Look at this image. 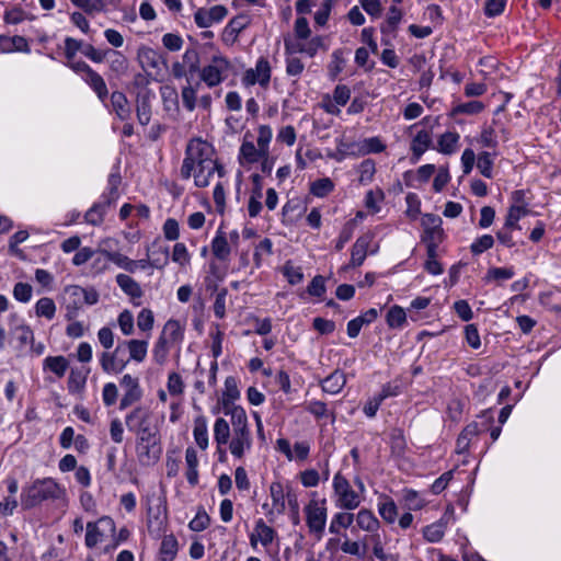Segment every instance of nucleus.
Here are the masks:
<instances>
[{"label": "nucleus", "instance_id": "f257e3e1", "mask_svg": "<svg viewBox=\"0 0 561 561\" xmlns=\"http://www.w3.org/2000/svg\"><path fill=\"white\" fill-rule=\"evenodd\" d=\"M211 156L213 148L206 141L201 138L190 140L181 167L182 179L188 180L194 175V184L197 187H206L215 172L219 178L225 176L224 165Z\"/></svg>", "mask_w": 561, "mask_h": 561}, {"label": "nucleus", "instance_id": "f03ea898", "mask_svg": "<svg viewBox=\"0 0 561 561\" xmlns=\"http://www.w3.org/2000/svg\"><path fill=\"white\" fill-rule=\"evenodd\" d=\"M125 424L136 435V442L161 439L158 420L147 407L133 409L126 414Z\"/></svg>", "mask_w": 561, "mask_h": 561}, {"label": "nucleus", "instance_id": "7ed1b4c3", "mask_svg": "<svg viewBox=\"0 0 561 561\" xmlns=\"http://www.w3.org/2000/svg\"><path fill=\"white\" fill-rule=\"evenodd\" d=\"M228 415L231 416L232 425V439L229 443V449L236 458L240 459L245 450H250L252 447L248 416L243 408H231Z\"/></svg>", "mask_w": 561, "mask_h": 561}, {"label": "nucleus", "instance_id": "20e7f679", "mask_svg": "<svg viewBox=\"0 0 561 561\" xmlns=\"http://www.w3.org/2000/svg\"><path fill=\"white\" fill-rule=\"evenodd\" d=\"M64 493V490L53 479L46 478L36 480L31 485L24 488L21 493V506L24 510L33 508L44 501L57 500Z\"/></svg>", "mask_w": 561, "mask_h": 561}, {"label": "nucleus", "instance_id": "39448f33", "mask_svg": "<svg viewBox=\"0 0 561 561\" xmlns=\"http://www.w3.org/2000/svg\"><path fill=\"white\" fill-rule=\"evenodd\" d=\"M231 68L228 58L222 55H215L211 57V62L199 70L201 80L209 88L217 87L228 77Z\"/></svg>", "mask_w": 561, "mask_h": 561}, {"label": "nucleus", "instance_id": "423d86ee", "mask_svg": "<svg viewBox=\"0 0 561 561\" xmlns=\"http://www.w3.org/2000/svg\"><path fill=\"white\" fill-rule=\"evenodd\" d=\"M333 490L337 497V507L352 511L359 506L360 499L358 493L352 489L348 480L340 472H337L333 478Z\"/></svg>", "mask_w": 561, "mask_h": 561}, {"label": "nucleus", "instance_id": "0eeeda50", "mask_svg": "<svg viewBox=\"0 0 561 561\" xmlns=\"http://www.w3.org/2000/svg\"><path fill=\"white\" fill-rule=\"evenodd\" d=\"M442 224L443 220L438 215L425 214L422 217V227L424 228L422 242L426 244V249H430L431 253H433L434 249H437L439 243L444 240L445 233Z\"/></svg>", "mask_w": 561, "mask_h": 561}, {"label": "nucleus", "instance_id": "6e6552de", "mask_svg": "<svg viewBox=\"0 0 561 561\" xmlns=\"http://www.w3.org/2000/svg\"><path fill=\"white\" fill-rule=\"evenodd\" d=\"M325 500L317 501L311 500L305 507L306 522L310 533L314 534L318 539L323 535L327 523V507Z\"/></svg>", "mask_w": 561, "mask_h": 561}, {"label": "nucleus", "instance_id": "1a4fd4ad", "mask_svg": "<svg viewBox=\"0 0 561 561\" xmlns=\"http://www.w3.org/2000/svg\"><path fill=\"white\" fill-rule=\"evenodd\" d=\"M272 68L270 61L265 57H260L255 64V68L245 70L242 77V83L245 87L260 84L263 89H266L271 81Z\"/></svg>", "mask_w": 561, "mask_h": 561}, {"label": "nucleus", "instance_id": "9d476101", "mask_svg": "<svg viewBox=\"0 0 561 561\" xmlns=\"http://www.w3.org/2000/svg\"><path fill=\"white\" fill-rule=\"evenodd\" d=\"M61 297L66 308V319L69 321L76 319L83 306V287L79 285H69L65 287Z\"/></svg>", "mask_w": 561, "mask_h": 561}, {"label": "nucleus", "instance_id": "9b49d317", "mask_svg": "<svg viewBox=\"0 0 561 561\" xmlns=\"http://www.w3.org/2000/svg\"><path fill=\"white\" fill-rule=\"evenodd\" d=\"M121 386L125 389V393L119 402V410H125L142 398V390L139 380L129 374H126L121 379Z\"/></svg>", "mask_w": 561, "mask_h": 561}, {"label": "nucleus", "instance_id": "f8f14e48", "mask_svg": "<svg viewBox=\"0 0 561 561\" xmlns=\"http://www.w3.org/2000/svg\"><path fill=\"white\" fill-rule=\"evenodd\" d=\"M123 353V343L117 345L113 352H103L100 357L102 369L107 374L122 371L129 363V358H125Z\"/></svg>", "mask_w": 561, "mask_h": 561}, {"label": "nucleus", "instance_id": "ddd939ff", "mask_svg": "<svg viewBox=\"0 0 561 561\" xmlns=\"http://www.w3.org/2000/svg\"><path fill=\"white\" fill-rule=\"evenodd\" d=\"M228 14L226 7L217 4L210 9L199 8L194 13V21L201 28L210 27L214 23L222 21Z\"/></svg>", "mask_w": 561, "mask_h": 561}, {"label": "nucleus", "instance_id": "4468645a", "mask_svg": "<svg viewBox=\"0 0 561 561\" xmlns=\"http://www.w3.org/2000/svg\"><path fill=\"white\" fill-rule=\"evenodd\" d=\"M160 440L136 442V455L141 465L149 466L159 460L161 455Z\"/></svg>", "mask_w": 561, "mask_h": 561}, {"label": "nucleus", "instance_id": "2eb2a0df", "mask_svg": "<svg viewBox=\"0 0 561 561\" xmlns=\"http://www.w3.org/2000/svg\"><path fill=\"white\" fill-rule=\"evenodd\" d=\"M274 537L275 530L260 518L255 523L254 531L250 535V545L252 548H256L257 541H260L264 547H267L273 542Z\"/></svg>", "mask_w": 561, "mask_h": 561}, {"label": "nucleus", "instance_id": "dca6fc26", "mask_svg": "<svg viewBox=\"0 0 561 561\" xmlns=\"http://www.w3.org/2000/svg\"><path fill=\"white\" fill-rule=\"evenodd\" d=\"M240 398V391L238 389L237 379L233 376H229L225 380V390L220 403L222 405L224 413L228 415V411L231 408H241L236 405L234 401Z\"/></svg>", "mask_w": 561, "mask_h": 561}, {"label": "nucleus", "instance_id": "f3484780", "mask_svg": "<svg viewBox=\"0 0 561 561\" xmlns=\"http://www.w3.org/2000/svg\"><path fill=\"white\" fill-rule=\"evenodd\" d=\"M370 241L371 237L369 236H362L357 238L351 250L348 267H357L364 263ZM345 268H347V266Z\"/></svg>", "mask_w": 561, "mask_h": 561}, {"label": "nucleus", "instance_id": "a211bd4d", "mask_svg": "<svg viewBox=\"0 0 561 561\" xmlns=\"http://www.w3.org/2000/svg\"><path fill=\"white\" fill-rule=\"evenodd\" d=\"M137 57L142 69H159L160 65L164 62L160 53L147 46L139 47Z\"/></svg>", "mask_w": 561, "mask_h": 561}, {"label": "nucleus", "instance_id": "6ab92c4d", "mask_svg": "<svg viewBox=\"0 0 561 561\" xmlns=\"http://www.w3.org/2000/svg\"><path fill=\"white\" fill-rule=\"evenodd\" d=\"M480 417L483 419L481 422H471L460 433V435H465L470 443L473 437L489 431V426L493 423V415L490 411L483 412Z\"/></svg>", "mask_w": 561, "mask_h": 561}, {"label": "nucleus", "instance_id": "aec40b11", "mask_svg": "<svg viewBox=\"0 0 561 561\" xmlns=\"http://www.w3.org/2000/svg\"><path fill=\"white\" fill-rule=\"evenodd\" d=\"M432 145V138L428 131L426 130H420L411 142V151L412 157L411 161L412 163H416L422 154L431 147Z\"/></svg>", "mask_w": 561, "mask_h": 561}, {"label": "nucleus", "instance_id": "412c9836", "mask_svg": "<svg viewBox=\"0 0 561 561\" xmlns=\"http://www.w3.org/2000/svg\"><path fill=\"white\" fill-rule=\"evenodd\" d=\"M248 26V18L245 15L234 16L229 21L222 32V41L225 43H234L238 35Z\"/></svg>", "mask_w": 561, "mask_h": 561}, {"label": "nucleus", "instance_id": "4be33fe9", "mask_svg": "<svg viewBox=\"0 0 561 561\" xmlns=\"http://www.w3.org/2000/svg\"><path fill=\"white\" fill-rule=\"evenodd\" d=\"M136 114L140 125L146 126L149 124L151 119V93L149 91L138 94Z\"/></svg>", "mask_w": 561, "mask_h": 561}, {"label": "nucleus", "instance_id": "5701e85b", "mask_svg": "<svg viewBox=\"0 0 561 561\" xmlns=\"http://www.w3.org/2000/svg\"><path fill=\"white\" fill-rule=\"evenodd\" d=\"M346 383V376L342 370H334L321 382L322 390L330 394L339 393Z\"/></svg>", "mask_w": 561, "mask_h": 561}, {"label": "nucleus", "instance_id": "b1692460", "mask_svg": "<svg viewBox=\"0 0 561 561\" xmlns=\"http://www.w3.org/2000/svg\"><path fill=\"white\" fill-rule=\"evenodd\" d=\"M265 151H261V148L255 145L252 141L243 140L240 152H239V162L243 164L247 163H255L261 160L263 156H266Z\"/></svg>", "mask_w": 561, "mask_h": 561}, {"label": "nucleus", "instance_id": "393cba45", "mask_svg": "<svg viewBox=\"0 0 561 561\" xmlns=\"http://www.w3.org/2000/svg\"><path fill=\"white\" fill-rule=\"evenodd\" d=\"M179 551V542L174 535H165L162 538L159 549L160 561H173Z\"/></svg>", "mask_w": 561, "mask_h": 561}, {"label": "nucleus", "instance_id": "a878e982", "mask_svg": "<svg viewBox=\"0 0 561 561\" xmlns=\"http://www.w3.org/2000/svg\"><path fill=\"white\" fill-rule=\"evenodd\" d=\"M116 283L119 288L133 299L141 298L144 293L140 285L129 275L118 274L116 276Z\"/></svg>", "mask_w": 561, "mask_h": 561}, {"label": "nucleus", "instance_id": "bb28decb", "mask_svg": "<svg viewBox=\"0 0 561 561\" xmlns=\"http://www.w3.org/2000/svg\"><path fill=\"white\" fill-rule=\"evenodd\" d=\"M111 103L119 119L126 121L130 117L131 111L128 106V100L123 92L114 91L111 94Z\"/></svg>", "mask_w": 561, "mask_h": 561}, {"label": "nucleus", "instance_id": "cd10ccee", "mask_svg": "<svg viewBox=\"0 0 561 561\" xmlns=\"http://www.w3.org/2000/svg\"><path fill=\"white\" fill-rule=\"evenodd\" d=\"M193 435L197 446L205 450L208 447L207 420L205 416L199 415L194 420Z\"/></svg>", "mask_w": 561, "mask_h": 561}, {"label": "nucleus", "instance_id": "c85d7f7f", "mask_svg": "<svg viewBox=\"0 0 561 561\" xmlns=\"http://www.w3.org/2000/svg\"><path fill=\"white\" fill-rule=\"evenodd\" d=\"M213 254L220 261H226L230 255V247L225 233L221 230L217 231L216 237L211 242Z\"/></svg>", "mask_w": 561, "mask_h": 561}, {"label": "nucleus", "instance_id": "c756f323", "mask_svg": "<svg viewBox=\"0 0 561 561\" xmlns=\"http://www.w3.org/2000/svg\"><path fill=\"white\" fill-rule=\"evenodd\" d=\"M69 367V363L65 356H48L44 359V369H49L53 371L58 378L65 376L67 369Z\"/></svg>", "mask_w": 561, "mask_h": 561}, {"label": "nucleus", "instance_id": "7c9ffc66", "mask_svg": "<svg viewBox=\"0 0 561 561\" xmlns=\"http://www.w3.org/2000/svg\"><path fill=\"white\" fill-rule=\"evenodd\" d=\"M89 370L72 368L68 378V390L70 393H80L83 391Z\"/></svg>", "mask_w": 561, "mask_h": 561}, {"label": "nucleus", "instance_id": "2f4dec72", "mask_svg": "<svg viewBox=\"0 0 561 561\" xmlns=\"http://www.w3.org/2000/svg\"><path fill=\"white\" fill-rule=\"evenodd\" d=\"M270 493L272 497L273 508L278 513L283 514L285 512V499L286 494L284 492L283 484L278 481L272 482L270 485Z\"/></svg>", "mask_w": 561, "mask_h": 561}, {"label": "nucleus", "instance_id": "473e14b6", "mask_svg": "<svg viewBox=\"0 0 561 561\" xmlns=\"http://www.w3.org/2000/svg\"><path fill=\"white\" fill-rule=\"evenodd\" d=\"M459 135L454 131L444 133L437 141V150L444 154H451L457 149Z\"/></svg>", "mask_w": 561, "mask_h": 561}, {"label": "nucleus", "instance_id": "72a5a7b5", "mask_svg": "<svg viewBox=\"0 0 561 561\" xmlns=\"http://www.w3.org/2000/svg\"><path fill=\"white\" fill-rule=\"evenodd\" d=\"M123 345L129 351V360L134 359L140 363L146 358L148 347V343L146 341L130 340L123 342Z\"/></svg>", "mask_w": 561, "mask_h": 561}, {"label": "nucleus", "instance_id": "f704fd0d", "mask_svg": "<svg viewBox=\"0 0 561 561\" xmlns=\"http://www.w3.org/2000/svg\"><path fill=\"white\" fill-rule=\"evenodd\" d=\"M160 337L164 339L168 343H175L182 340L183 330L176 320H169L163 327Z\"/></svg>", "mask_w": 561, "mask_h": 561}, {"label": "nucleus", "instance_id": "c9c22d12", "mask_svg": "<svg viewBox=\"0 0 561 561\" xmlns=\"http://www.w3.org/2000/svg\"><path fill=\"white\" fill-rule=\"evenodd\" d=\"M527 214L528 208L526 206L512 205L505 219V227L511 230H520L522 227L519 226L518 221Z\"/></svg>", "mask_w": 561, "mask_h": 561}, {"label": "nucleus", "instance_id": "e433bc0d", "mask_svg": "<svg viewBox=\"0 0 561 561\" xmlns=\"http://www.w3.org/2000/svg\"><path fill=\"white\" fill-rule=\"evenodd\" d=\"M85 82L96 93L98 98L104 102L108 95V90L104 79L96 72L93 71L87 77Z\"/></svg>", "mask_w": 561, "mask_h": 561}, {"label": "nucleus", "instance_id": "4c0bfd02", "mask_svg": "<svg viewBox=\"0 0 561 561\" xmlns=\"http://www.w3.org/2000/svg\"><path fill=\"white\" fill-rule=\"evenodd\" d=\"M102 254L105 255L107 260L116 264L117 266L124 268L125 271L129 273L136 272V264L135 260H131L127 257L126 255L118 253V252H108V251H102Z\"/></svg>", "mask_w": 561, "mask_h": 561}, {"label": "nucleus", "instance_id": "58836bf2", "mask_svg": "<svg viewBox=\"0 0 561 561\" xmlns=\"http://www.w3.org/2000/svg\"><path fill=\"white\" fill-rule=\"evenodd\" d=\"M356 520L358 527L367 531H375L379 527V520L376 516L365 508L358 512Z\"/></svg>", "mask_w": 561, "mask_h": 561}, {"label": "nucleus", "instance_id": "ea45409f", "mask_svg": "<svg viewBox=\"0 0 561 561\" xmlns=\"http://www.w3.org/2000/svg\"><path fill=\"white\" fill-rule=\"evenodd\" d=\"M229 437L230 427L228 422L222 417L217 419L214 425V438L218 447L228 444Z\"/></svg>", "mask_w": 561, "mask_h": 561}, {"label": "nucleus", "instance_id": "a19ab883", "mask_svg": "<svg viewBox=\"0 0 561 561\" xmlns=\"http://www.w3.org/2000/svg\"><path fill=\"white\" fill-rule=\"evenodd\" d=\"M106 208L107 207L102 202L93 204L92 207L85 213L84 220L92 226L101 225L104 220Z\"/></svg>", "mask_w": 561, "mask_h": 561}, {"label": "nucleus", "instance_id": "79ce46f5", "mask_svg": "<svg viewBox=\"0 0 561 561\" xmlns=\"http://www.w3.org/2000/svg\"><path fill=\"white\" fill-rule=\"evenodd\" d=\"M353 520L354 514L346 512L337 513L333 516L330 523L329 531L337 535L340 534L341 528H348Z\"/></svg>", "mask_w": 561, "mask_h": 561}, {"label": "nucleus", "instance_id": "37998d69", "mask_svg": "<svg viewBox=\"0 0 561 561\" xmlns=\"http://www.w3.org/2000/svg\"><path fill=\"white\" fill-rule=\"evenodd\" d=\"M110 67L116 73H125L128 68L127 58L118 50L107 49Z\"/></svg>", "mask_w": 561, "mask_h": 561}, {"label": "nucleus", "instance_id": "c03bdc74", "mask_svg": "<svg viewBox=\"0 0 561 561\" xmlns=\"http://www.w3.org/2000/svg\"><path fill=\"white\" fill-rule=\"evenodd\" d=\"M407 320V314L403 308L400 306H392L386 317V321L389 328L399 329L401 328Z\"/></svg>", "mask_w": 561, "mask_h": 561}, {"label": "nucleus", "instance_id": "a18cd8bd", "mask_svg": "<svg viewBox=\"0 0 561 561\" xmlns=\"http://www.w3.org/2000/svg\"><path fill=\"white\" fill-rule=\"evenodd\" d=\"M378 511H379L381 518L389 524L394 523V520L398 516L397 505L393 502V500H391L389 497H387L386 501L379 503Z\"/></svg>", "mask_w": 561, "mask_h": 561}, {"label": "nucleus", "instance_id": "49530a36", "mask_svg": "<svg viewBox=\"0 0 561 561\" xmlns=\"http://www.w3.org/2000/svg\"><path fill=\"white\" fill-rule=\"evenodd\" d=\"M333 190L334 183L329 178L316 180L310 186L311 194L317 197H324L329 195Z\"/></svg>", "mask_w": 561, "mask_h": 561}, {"label": "nucleus", "instance_id": "de8ad7c7", "mask_svg": "<svg viewBox=\"0 0 561 561\" xmlns=\"http://www.w3.org/2000/svg\"><path fill=\"white\" fill-rule=\"evenodd\" d=\"M358 172H359V179H358L359 183L364 184V185L369 184L373 181L374 175L376 173L375 161L373 159H365L359 164Z\"/></svg>", "mask_w": 561, "mask_h": 561}, {"label": "nucleus", "instance_id": "09e8293b", "mask_svg": "<svg viewBox=\"0 0 561 561\" xmlns=\"http://www.w3.org/2000/svg\"><path fill=\"white\" fill-rule=\"evenodd\" d=\"M35 312L37 317H45L47 319H53L56 312V306L51 298L43 297L41 298L35 306Z\"/></svg>", "mask_w": 561, "mask_h": 561}, {"label": "nucleus", "instance_id": "8fccbe9b", "mask_svg": "<svg viewBox=\"0 0 561 561\" xmlns=\"http://www.w3.org/2000/svg\"><path fill=\"white\" fill-rule=\"evenodd\" d=\"M121 183V176L111 174L108 178V192L102 195V203L108 207L118 198V184Z\"/></svg>", "mask_w": 561, "mask_h": 561}, {"label": "nucleus", "instance_id": "3c124183", "mask_svg": "<svg viewBox=\"0 0 561 561\" xmlns=\"http://www.w3.org/2000/svg\"><path fill=\"white\" fill-rule=\"evenodd\" d=\"M445 534V526L440 522L427 525L423 529V536L428 542H438Z\"/></svg>", "mask_w": 561, "mask_h": 561}, {"label": "nucleus", "instance_id": "603ef678", "mask_svg": "<svg viewBox=\"0 0 561 561\" xmlns=\"http://www.w3.org/2000/svg\"><path fill=\"white\" fill-rule=\"evenodd\" d=\"M477 168L479 169L480 173L491 179L493 176V158L490 152L483 151L479 153L478 160H477Z\"/></svg>", "mask_w": 561, "mask_h": 561}, {"label": "nucleus", "instance_id": "864d4df0", "mask_svg": "<svg viewBox=\"0 0 561 561\" xmlns=\"http://www.w3.org/2000/svg\"><path fill=\"white\" fill-rule=\"evenodd\" d=\"M484 108V104L480 101H470L466 103H460L456 105L451 115L457 114H467V115H473L479 114Z\"/></svg>", "mask_w": 561, "mask_h": 561}, {"label": "nucleus", "instance_id": "5fc2aeb1", "mask_svg": "<svg viewBox=\"0 0 561 561\" xmlns=\"http://www.w3.org/2000/svg\"><path fill=\"white\" fill-rule=\"evenodd\" d=\"M72 4L82 9L88 14L99 13L104 11L105 3L103 0H70Z\"/></svg>", "mask_w": 561, "mask_h": 561}, {"label": "nucleus", "instance_id": "6e6d98bb", "mask_svg": "<svg viewBox=\"0 0 561 561\" xmlns=\"http://www.w3.org/2000/svg\"><path fill=\"white\" fill-rule=\"evenodd\" d=\"M199 54L195 48H188L183 55V65L187 66L191 76L198 72L199 69Z\"/></svg>", "mask_w": 561, "mask_h": 561}, {"label": "nucleus", "instance_id": "4d7b16f0", "mask_svg": "<svg viewBox=\"0 0 561 561\" xmlns=\"http://www.w3.org/2000/svg\"><path fill=\"white\" fill-rule=\"evenodd\" d=\"M284 276L291 285H297L302 282L304 273L301 267L295 266L290 261H287L283 267Z\"/></svg>", "mask_w": 561, "mask_h": 561}, {"label": "nucleus", "instance_id": "13d9d810", "mask_svg": "<svg viewBox=\"0 0 561 561\" xmlns=\"http://www.w3.org/2000/svg\"><path fill=\"white\" fill-rule=\"evenodd\" d=\"M210 525V517L204 508H201L190 522L188 527L193 531H203Z\"/></svg>", "mask_w": 561, "mask_h": 561}, {"label": "nucleus", "instance_id": "bf43d9fd", "mask_svg": "<svg viewBox=\"0 0 561 561\" xmlns=\"http://www.w3.org/2000/svg\"><path fill=\"white\" fill-rule=\"evenodd\" d=\"M150 263L151 267L161 268L169 261V248L168 247H159L158 250L150 251Z\"/></svg>", "mask_w": 561, "mask_h": 561}, {"label": "nucleus", "instance_id": "052dcab7", "mask_svg": "<svg viewBox=\"0 0 561 561\" xmlns=\"http://www.w3.org/2000/svg\"><path fill=\"white\" fill-rule=\"evenodd\" d=\"M13 334L16 335V340L19 342L18 347L21 350L34 340L33 331L27 325H16L13 330Z\"/></svg>", "mask_w": 561, "mask_h": 561}, {"label": "nucleus", "instance_id": "680f3d73", "mask_svg": "<svg viewBox=\"0 0 561 561\" xmlns=\"http://www.w3.org/2000/svg\"><path fill=\"white\" fill-rule=\"evenodd\" d=\"M514 276V271L512 267H492L488 271L485 275V280H506L511 279Z\"/></svg>", "mask_w": 561, "mask_h": 561}, {"label": "nucleus", "instance_id": "e2e57ef3", "mask_svg": "<svg viewBox=\"0 0 561 561\" xmlns=\"http://www.w3.org/2000/svg\"><path fill=\"white\" fill-rule=\"evenodd\" d=\"M494 244V239L491 234H483L479 237L471 245L470 251L472 254L478 255L491 249Z\"/></svg>", "mask_w": 561, "mask_h": 561}, {"label": "nucleus", "instance_id": "0e129e2a", "mask_svg": "<svg viewBox=\"0 0 561 561\" xmlns=\"http://www.w3.org/2000/svg\"><path fill=\"white\" fill-rule=\"evenodd\" d=\"M196 92H197V89L191 84L182 88V91H181L182 102H183L184 107L190 112H193L196 107Z\"/></svg>", "mask_w": 561, "mask_h": 561}, {"label": "nucleus", "instance_id": "69168bd1", "mask_svg": "<svg viewBox=\"0 0 561 561\" xmlns=\"http://www.w3.org/2000/svg\"><path fill=\"white\" fill-rule=\"evenodd\" d=\"M337 0H324L321 8L314 14V22L319 26H324L330 18L331 10Z\"/></svg>", "mask_w": 561, "mask_h": 561}, {"label": "nucleus", "instance_id": "338daca9", "mask_svg": "<svg viewBox=\"0 0 561 561\" xmlns=\"http://www.w3.org/2000/svg\"><path fill=\"white\" fill-rule=\"evenodd\" d=\"M103 534L100 531L98 524L89 522L87 524L85 546L94 548L101 541Z\"/></svg>", "mask_w": 561, "mask_h": 561}, {"label": "nucleus", "instance_id": "774afa93", "mask_svg": "<svg viewBox=\"0 0 561 561\" xmlns=\"http://www.w3.org/2000/svg\"><path fill=\"white\" fill-rule=\"evenodd\" d=\"M427 259L424 263V268L432 275H439L443 273L442 264L436 260L437 249H434L431 253L430 249H426Z\"/></svg>", "mask_w": 561, "mask_h": 561}]
</instances>
